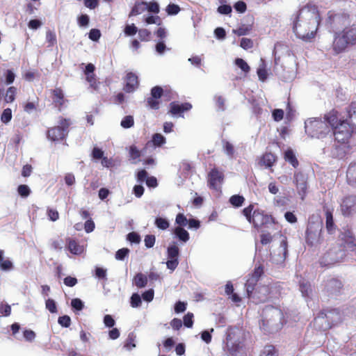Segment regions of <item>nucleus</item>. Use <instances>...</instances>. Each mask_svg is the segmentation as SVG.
Wrapping results in <instances>:
<instances>
[{
  "label": "nucleus",
  "instance_id": "obj_1",
  "mask_svg": "<svg viewBox=\"0 0 356 356\" xmlns=\"http://www.w3.org/2000/svg\"><path fill=\"white\" fill-rule=\"evenodd\" d=\"M339 117L340 113L334 108L324 115V120L330 126L334 140L340 144H348L356 128L354 124Z\"/></svg>",
  "mask_w": 356,
  "mask_h": 356
},
{
  "label": "nucleus",
  "instance_id": "obj_2",
  "mask_svg": "<svg viewBox=\"0 0 356 356\" xmlns=\"http://www.w3.org/2000/svg\"><path fill=\"white\" fill-rule=\"evenodd\" d=\"M318 24L316 15L302 8L298 11L293 20V30L298 38L309 41L315 37Z\"/></svg>",
  "mask_w": 356,
  "mask_h": 356
},
{
  "label": "nucleus",
  "instance_id": "obj_3",
  "mask_svg": "<svg viewBox=\"0 0 356 356\" xmlns=\"http://www.w3.org/2000/svg\"><path fill=\"white\" fill-rule=\"evenodd\" d=\"M254 204H250L242 210V214L252 227L257 230L269 228L277 224L275 218L264 210L254 208Z\"/></svg>",
  "mask_w": 356,
  "mask_h": 356
},
{
  "label": "nucleus",
  "instance_id": "obj_4",
  "mask_svg": "<svg viewBox=\"0 0 356 356\" xmlns=\"http://www.w3.org/2000/svg\"><path fill=\"white\" fill-rule=\"evenodd\" d=\"M346 256V250L340 244H331L323 253L320 262L323 266L333 265L342 261Z\"/></svg>",
  "mask_w": 356,
  "mask_h": 356
},
{
  "label": "nucleus",
  "instance_id": "obj_5",
  "mask_svg": "<svg viewBox=\"0 0 356 356\" xmlns=\"http://www.w3.org/2000/svg\"><path fill=\"white\" fill-rule=\"evenodd\" d=\"M323 222L321 220H309L305 232V241L308 246L314 247L321 243Z\"/></svg>",
  "mask_w": 356,
  "mask_h": 356
},
{
  "label": "nucleus",
  "instance_id": "obj_6",
  "mask_svg": "<svg viewBox=\"0 0 356 356\" xmlns=\"http://www.w3.org/2000/svg\"><path fill=\"white\" fill-rule=\"evenodd\" d=\"M58 124V126L50 127L47 131V137L51 141H61L64 140L68 134V129L71 124L70 120L63 117H60Z\"/></svg>",
  "mask_w": 356,
  "mask_h": 356
},
{
  "label": "nucleus",
  "instance_id": "obj_7",
  "mask_svg": "<svg viewBox=\"0 0 356 356\" xmlns=\"http://www.w3.org/2000/svg\"><path fill=\"white\" fill-rule=\"evenodd\" d=\"M318 318L325 319L324 330H330L343 321L341 311L337 308H327L322 309L318 314Z\"/></svg>",
  "mask_w": 356,
  "mask_h": 356
},
{
  "label": "nucleus",
  "instance_id": "obj_8",
  "mask_svg": "<svg viewBox=\"0 0 356 356\" xmlns=\"http://www.w3.org/2000/svg\"><path fill=\"white\" fill-rule=\"evenodd\" d=\"M343 283L338 277H330L324 281L323 292L329 298H335L343 293Z\"/></svg>",
  "mask_w": 356,
  "mask_h": 356
},
{
  "label": "nucleus",
  "instance_id": "obj_9",
  "mask_svg": "<svg viewBox=\"0 0 356 356\" xmlns=\"http://www.w3.org/2000/svg\"><path fill=\"white\" fill-rule=\"evenodd\" d=\"M350 22V15L348 13H334L332 11L328 12V16L326 19L327 24L333 29H339L345 26Z\"/></svg>",
  "mask_w": 356,
  "mask_h": 356
},
{
  "label": "nucleus",
  "instance_id": "obj_10",
  "mask_svg": "<svg viewBox=\"0 0 356 356\" xmlns=\"http://www.w3.org/2000/svg\"><path fill=\"white\" fill-rule=\"evenodd\" d=\"M342 248L345 250L356 252V238L353 231L348 228L343 229L339 235Z\"/></svg>",
  "mask_w": 356,
  "mask_h": 356
},
{
  "label": "nucleus",
  "instance_id": "obj_11",
  "mask_svg": "<svg viewBox=\"0 0 356 356\" xmlns=\"http://www.w3.org/2000/svg\"><path fill=\"white\" fill-rule=\"evenodd\" d=\"M341 214L345 217H350L356 212V195L345 196L340 204Z\"/></svg>",
  "mask_w": 356,
  "mask_h": 356
},
{
  "label": "nucleus",
  "instance_id": "obj_12",
  "mask_svg": "<svg viewBox=\"0 0 356 356\" xmlns=\"http://www.w3.org/2000/svg\"><path fill=\"white\" fill-rule=\"evenodd\" d=\"M224 180L223 172L217 168H212L208 173L207 185L210 189L218 191Z\"/></svg>",
  "mask_w": 356,
  "mask_h": 356
},
{
  "label": "nucleus",
  "instance_id": "obj_13",
  "mask_svg": "<svg viewBox=\"0 0 356 356\" xmlns=\"http://www.w3.org/2000/svg\"><path fill=\"white\" fill-rule=\"evenodd\" d=\"M164 90L162 87L156 86L151 89V96L146 100L147 106L153 110L160 108L159 99L163 95Z\"/></svg>",
  "mask_w": 356,
  "mask_h": 356
},
{
  "label": "nucleus",
  "instance_id": "obj_14",
  "mask_svg": "<svg viewBox=\"0 0 356 356\" xmlns=\"http://www.w3.org/2000/svg\"><path fill=\"white\" fill-rule=\"evenodd\" d=\"M348 46H350V43L341 32H335L332 44V49L334 54L337 55L344 52Z\"/></svg>",
  "mask_w": 356,
  "mask_h": 356
},
{
  "label": "nucleus",
  "instance_id": "obj_15",
  "mask_svg": "<svg viewBox=\"0 0 356 356\" xmlns=\"http://www.w3.org/2000/svg\"><path fill=\"white\" fill-rule=\"evenodd\" d=\"M179 249L177 244L173 243L168 247L167 256L168 260L166 262V266L172 271L175 270L179 264Z\"/></svg>",
  "mask_w": 356,
  "mask_h": 356
},
{
  "label": "nucleus",
  "instance_id": "obj_16",
  "mask_svg": "<svg viewBox=\"0 0 356 356\" xmlns=\"http://www.w3.org/2000/svg\"><path fill=\"white\" fill-rule=\"evenodd\" d=\"M294 182L296 184L298 193L303 200L307 192V181L305 175L300 172H295Z\"/></svg>",
  "mask_w": 356,
  "mask_h": 356
},
{
  "label": "nucleus",
  "instance_id": "obj_17",
  "mask_svg": "<svg viewBox=\"0 0 356 356\" xmlns=\"http://www.w3.org/2000/svg\"><path fill=\"white\" fill-rule=\"evenodd\" d=\"M192 108V104L188 102L180 104L178 102H172L169 104L168 113L172 116H182L185 111Z\"/></svg>",
  "mask_w": 356,
  "mask_h": 356
},
{
  "label": "nucleus",
  "instance_id": "obj_18",
  "mask_svg": "<svg viewBox=\"0 0 356 356\" xmlns=\"http://www.w3.org/2000/svg\"><path fill=\"white\" fill-rule=\"evenodd\" d=\"M139 86V81L138 76L133 72H128L125 77V85L123 90L127 92L131 93L134 92Z\"/></svg>",
  "mask_w": 356,
  "mask_h": 356
},
{
  "label": "nucleus",
  "instance_id": "obj_19",
  "mask_svg": "<svg viewBox=\"0 0 356 356\" xmlns=\"http://www.w3.org/2000/svg\"><path fill=\"white\" fill-rule=\"evenodd\" d=\"M52 95L53 104L58 108V111H61L67 99L65 98L63 90L60 88H56L51 91Z\"/></svg>",
  "mask_w": 356,
  "mask_h": 356
},
{
  "label": "nucleus",
  "instance_id": "obj_20",
  "mask_svg": "<svg viewBox=\"0 0 356 356\" xmlns=\"http://www.w3.org/2000/svg\"><path fill=\"white\" fill-rule=\"evenodd\" d=\"M273 286L268 285H263L258 288L254 292L253 298L257 300V302H265L268 301L271 296H270V289Z\"/></svg>",
  "mask_w": 356,
  "mask_h": 356
},
{
  "label": "nucleus",
  "instance_id": "obj_21",
  "mask_svg": "<svg viewBox=\"0 0 356 356\" xmlns=\"http://www.w3.org/2000/svg\"><path fill=\"white\" fill-rule=\"evenodd\" d=\"M277 156L271 152H265L259 159L258 163L260 166L271 168L277 161Z\"/></svg>",
  "mask_w": 356,
  "mask_h": 356
},
{
  "label": "nucleus",
  "instance_id": "obj_22",
  "mask_svg": "<svg viewBox=\"0 0 356 356\" xmlns=\"http://www.w3.org/2000/svg\"><path fill=\"white\" fill-rule=\"evenodd\" d=\"M341 33L348 42L350 43V46L356 44V25L353 24L349 26L345 27L341 31Z\"/></svg>",
  "mask_w": 356,
  "mask_h": 356
},
{
  "label": "nucleus",
  "instance_id": "obj_23",
  "mask_svg": "<svg viewBox=\"0 0 356 356\" xmlns=\"http://www.w3.org/2000/svg\"><path fill=\"white\" fill-rule=\"evenodd\" d=\"M66 243L67 250L73 254H81L84 251V248L83 245H81L79 242L74 238H67Z\"/></svg>",
  "mask_w": 356,
  "mask_h": 356
},
{
  "label": "nucleus",
  "instance_id": "obj_24",
  "mask_svg": "<svg viewBox=\"0 0 356 356\" xmlns=\"http://www.w3.org/2000/svg\"><path fill=\"white\" fill-rule=\"evenodd\" d=\"M325 215V228L330 234H333L337 229V225L334 222L332 211L327 209Z\"/></svg>",
  "mask_w": 356,
  "mask_h": 356
},
{
  "label": "nucleus",
  "instance_id": "obj_25",
  "mask_svg": "<svg viewBox=\"0 0 356 356\" xmlns=\"http://www.w3.org/2000/svg\"><path fill=\"white\" fill-rule=\"evenodd\" d=\"M347 181L350 185H356V161L351 163L346 172Z\"/></svg>",
  "mask_w": 356,
  "mask_h": 356
},
{
  "label": "nucleus",
  "instance_id": "obj_26",
  "mask_svg": "<svg viewBox=\"0 0 356 356\" xmlns=\"http://www.w3.org/2000/svg\"><path fill=\"white\" fill-rule=\"evenodd\" d=\"M147 8V3L145 1L136 2L129 17L136 16L144 13Z\"/></svg>",
  "mask_w": 356,
  "mask_h": 356
},
{
  "label": "nucleus",
  "instance_id": "obj_27",
  "mask_svg": "<svg viewBox=\"0 0 356 356\" xmlns=\"http://www.w3.org/2000/svg\"><path fill=\"white\" fill-rule=\"evenodd\" d=\"M284 159L289 162L293 168H296L299 165V162L292 149H287L284 154Z\"/></svg>",
  "mask_w": 356,
  "mask_h": 356
},
{
  "label": "nucleus",
  "instance_id": "obj_28",
  "mask_svg": "<svg viewBox=\"0 0 356 356\" xmlns=\"http://www.w3.org/2000/svg\"><path fill=\"white\" fill-rule=\"evenodd\" d=\"M259 282V280L251 275H249L248 279L246 281L245 283V289L246 292L248 293V296L250 298L254 292L255 286L257 285V282Z\"/></svg>",
  "mask_w": 356,
  "mask_h": 356
},
{
  "label": "nucleus",
  "instance_id": "obj_29",
  "mask_svg": "<svg viewBox=\"0 0 356 356\" xmlns=\"http://www.w3.org/2000/svg\"><path fill=\"white\" fill-rule=\"evenodd\" d=\"M174 234L176 237L182 243H186L190 238L188 232L185 229H184V227H175L174 229Z\"/></svg>",
  "mask_w": 356,
  "mask_h": 356
},
{
  "label": "nucleus",
  "instance_id": "obj_30",
  "mask_svg": "<svg viewBox=\"0 0 356 356\" xmlns=\"http://www.w3.org/2000/svg\"><path fill=\"white\" fill-rule=\"evenodd\" d=\"M134 284L138 288H143L147 284V277L141 273H137L134 277Z\"/></svg>",
  "mask_w": 356,
  "mask_h": 356
},
{
  "label": "nucleus",
  "instance_id": "obj_31",
  "mask_svg": "<svg viewBox=\"0 0 356 356\" xmlns=\"http://www.w3.org/2000/svg\"><path fill=\"white\" fill-rule=\"evenodd\" d=\"M17 88L14 86L9 87L6 92L4 101L6 103H11L15 101L17 95Z\"/></svg>",
  "mask_w": 356,
  "mask_h": 356
},
{
  "label": "nucleus",
  "instance_id": "obj_32",
  "mask_svg": "<svg viewBox=\"0 0 356 356\" xmlns=\"http://www.w3.org/2000/svg\"><path fill=\"white\" fill-rule=\"evenodd\" d=\"M39 105L38 98L35 102H26L23 104L24 111L27 113H31L36 111Z\"/></svg>",
  "mask_w": 356,
  "mask_h": 356
},
{
  "label": "nucleus",
  "instance_id": "obj_33",
  "mask_svg": "<svg viewBox=\"0 0 356 356\" xmlns=\"http://www.w3.org/2000/svg\"><path fill=\"white\" fill-rule=\"evenodd\" d=\"M260 356H279L277 350L273 345H266L261 350Z\"/></svg>",
  "mask_w": 356,
  "mask_h": 356
},
{
  "label": "nucleus",
  "instance_id": "obj_34",
  "mask_svg": "<svg viewBox=\"0 0 356 356\" xmlns=\"http://www.w3.org/2000/svg\"><path fill=\"white\" fill-rule=\"evenodd\" d=\"M136 338V334L134 332H130L128 334V337H127L126 341H124V347L128 350H131L134 348H135L136 347V343H135Z\"/></svg>",
  "mask_w": 356,
  "mask_h": 356
},
{
  "label": "nucleus",
  "instance_id": "obj_35",
  "mask_svg": "<svg viewBox=\"0 0 356 356\" xmlns=\"http://www.w3.org/2000/svg\"><path fill=\"white\" fill-rule=\"evenodd\" d=\"M229 203L234 207H241L244 202L245 198L242 195H234L229 198Z\"/></svg>",
  "mask_w": 356,
  "mask_h": 356
},
{
  "label": "nucleus",
  "instance_id": "obj_36",
  "mask_svg": "<svg viewBox=\"0 0 356 356\" xmlns=\"http://www.w3.org/2000/svg\"><path fill=\"white\" fill-rule=\"evenodd\" d=\"M155 225L159 229L162 230L167 229L170 226L168 220L161 217H157L155 219Z\"/></svg>",
  "mask_w": 356,
  "mask_h": 356
},
{
  "label": "nucleus",
  "instance_id": "obj_37",
  "mask_svg": "<svg viewBox=\"0 0 356 356\" xmlns=\"http://www.w3.org/2000/svg\"><path fill=\"white\" fill-rule=\"evenodd\" d=\"M347 117L350 119L356 118V102H352L346 108Z\"/></svg>",
  "mask_w": 356,
  "mask_h": 356
},
{
  "label": "nucleus",
  "instance_id": "obj_38",
  "mask_svg": "<svg viewBox=\"0 0 356 356\" xmlns=\"http://www.w3.org/2000/svg\"><path fill=\"white\" fill-rule=\"evenodd\" d=\"M251 30H252L251 26L242 25L240 27H238L237 29L233 30V32L236 35H237L238 36H241V35H245L248 34Z\"/></svg>",
  "mask_w": 356,
  "mask_h": 356
},
{
  "label": "nucleus",
  "instance_id": "obj_39",
  "mask_svg": "<svg viewBox=\"0 0 356 356\" xmlns=\"http://www.w3.org/2000/svg\"><path fill=\"white\" fill-rule=\"evenodd\" d=\"M31 192V189L27 185L21 184L17 187V193L22 197H28Z\"/></svg>",
  "mask_w": 356,
  "mask_h": 356
},
{
  "label": "nucleus",
  "instance_id": "obj_40",
  "mask_svg": "<svg viewBox=\"0 0 356 356\" xmlns=\"http://www.w3.org/2000/svg\"><path fill=\"white\" fill-rule=\"evenodd\" d=\"M235 64L245 73H248L250 70V66L248 63L242 58H236L235 60Z\"/></svg>",
  "mask_w": 356,
  "mask_h": 356
},
{
  "label": "nucleus",
  "instance_id": "obj_41",
  "mask_svg": "<svg viewBox=\"0 0 356 356\" xmlns=\"http://www.w3.org/2000/svg\"><path fill=\"white\" fill-rule=\"evenodd\" d=\"M46 40L48 42V47H53L56 44V36L54 32L49 30L46 32Z\"/></svg>",
  "mask_w": 356,
  "mask_h": 356
},
{
  "label": "nucleus",
  "instance_id": "obj_42",
  "mask_svg": "<svg viewBox=\"0 0 356 356\" xmlns=\"http://www.w3.org/2000/svg\"><path fill=\"white\" fill-rule=\"evenodd\" d=\"M86 76V81L90 83V87L92 88L94 90H97L99 88V83L97 81L95 74H92Z\"/></svg>",
  "mask_w": 356,
  "mask_h": 356
},
{
  "label": "nucleus",
  "instance_id": "obj_43",
  "mask_svg": "<svg viewBox=\"0 0 356 356\" xmlns=\"http://www.w3.org/2000/svg\"><path fill=\"white\" fill-rule=\"evenodd\" d=\"M120 124L123 128H125V129L131 128L134 124V118L131 115L125 116L122 120Z\"/></svg>",
  "mask_w": 356,
  "mask_h": 356
},
{
  "label": "nucleus",
  "instance_id": "obj_44",
  "mask_svg": "<svg viewBox=\"0 0 356 356\" xmlns=\"http://www.w3.org/2000/svg\"><path fill=\"white\" fill-rule=\"evenodd\" d=\"M188 220L184 216V213H179L175 218V222L178 225V227H184L187 225Z\"/></svg>",
  "mask_w": 356,
  "mask_h": 356
},
{
  "label": "nucleus",
  "instance_id": "obj_45",
  "mask_svg": "<svg viewBox=\"0 0 356 356\" xmlns=\"http://www.w3.org/2000/svg\"><path fill=\"white\" fill-rule=\"evenodd\" d=\"M129 249L127 248H121L116 252L115 257L117 260L122 261L129 255Z\"/></svg>",
  "mask_w": 356,
  "mask_h": 356
},
{
  "label": "nucleus",
  "instance_id": "obj_46",
  "mask_svg": "<svg viewBox=\"0 0 356 356\" xmlns=\"http://www.w3.org/2000/svg\"><path fill=\"white\" fill-rule=\"evenodd\" d=\"M152 143L155 146L160 147L165 143V138L161 134H154L152 136Z\"/></svg>",
  "mask_w": 356,
  "mask_h": 356
},
{
  "label": "nucleus",
  "instance_id": "obj_47",
  "mask_svg": "<svg viewBox=\"0 0 356 356\" xmlns=\"http://www.w3.org/2000/svg\"><path fill=\"white\" fill-rule=\"evenodd\" d=\"M223 149L225 152L230 157H233L234 154V148L232 143L229 141L223 140Z\"/></svg>",
  "mask_w": 356,
  "mask_h": 356
},
{
  "label": "nucleus",
  "instance_id": "obj_48",
  "mask_svg": "<svg viewBox=\"0 0 356 356\" xmlns=\"http://www.w3.org/2000/svg\"><path fill=\"white\" fill-rule=\"evenodd\" d=\"M168 15H175L180 11V8L178 5L175 3H170L167 6L165 9Z\"/></svg>",
  "mask_w": 356,
  "mask_h": 356
},
{
  "label": "nucleus",
  "instance_id": "obj_49",
  "mask_svg": "<svg viewBox=\"0 0 356 356\" xmlns=\"http://www.w3.org/2000/svg\"><path fill=\"white\" fill-rule=\"evenodd\" d=\"M12 119V111L10 108H7L3 110L1 115V121L7 124Z\"/></svg>",
  "mask_w": 356,
  "mask_h": 356
},
{
  "label": "nucleus",
  "instance_id": "obj_50",
  "mask_svg": "<svg viewBox=\"0 0 356 356\" xmlns=\"http://www.w3.org/2000/svg\"><path fill=\"white\" fill-rule=\"evenodd\" d=\"M193 314L188 312L183 318V323L186 327H192L193 325Z\"/></svg>",
  "mask_w": 356,
  "mask_h": 356
},
{
  "label": "nucleus",
  "instance_id": "obj_51",
  "mask_svg": "<svg viewBox=\"0 0 356 356\" xmlns=\"http://www.w3.org/2000/svg\"><path fill=\"white\" fill-rule=\"evenodd\" d=\"M253 44V41L250 38H243L241 40L240 47L245 50L252 48Z\"/></svg>",
  "mask_w": 356,
  "mask_h": 356
},
{
  "label": "nucleus",
  "instance_id": "obj_52",
  "mask_svg": "<svg viewBox=\"0 0 356 356\" xmlns=\"http://www.w3.org/2000/svg\"><path fill=\"white\" fill-rule=\"evenodd\" d=\"M142 301L140 296L135 293L131 297L130 304L132 307H138L141 305Z\"/></svg>",
  "mask_w": 356,
  "mask_h": 356
},
{
  "label": "nucleus",
  "instance_id": "obj_53",
  "mask_svg": "<svg viewBox=\"0 0 356 356\" xmlns=\"http://www.w3.org/2000/svg\"><path fill=\"white\" fill-rule=\"evenodd\" d=\"M145 22L147 24H157L158 26H160V25H161V24H162L161 19V17H160L159 16H158V15H156V16H153V15L148 16V17H147L145 19Z\"/></svg>",
  "mask_w": 356,
  "mask_h": 356
},
{
  "label": "nucleus",
  "instance_id": "obj_54",
  "mask_svg": "<svg viewBox=\"0 0 356 356\" xmlns=\"http://www.w3.org/2000/svg\"><path fill=\"white\" fill-rule=\"evenodd\" d=\"M46 308L51 313L57 312V307L55 301L53 299L49 298L45 302Z\"/></svg>",
  "mask_w": 356,
  "mask_h": 356
},
{
  "label": "nucleus",
  "instance_id": "obj_55",
  "mask_svg": "<svg viewBox=\"0 0 356 356\" xmlns=\"http://www.w3.org/2000/svg\"><path fill=\"white\" fill-rule=\"evenodd\" d=\"M138 35L142 41H149L150 39L151 32L146 29H141L138 31Z\"/></svg>",
  "mask_w": 356,
  "mask_h": 356
},
{
  "label": "nucleus",
  "instance_id": "obj_56",
  "mask_svg": "<svg viewBox=\"0 0 356 356\" xmlns=\"http://www.w3.org/2000/svg\"><path fill=\"white\" fill-rule=\"evenodd\" d=\"M155 241L156 237L152 234L146 235L144 239L145 245L147 248H152L155 244Z\"/></svg>",
  "mask_w": 356,
  "mask_h": 356
},
{
  "label": "nucleus",
  "instance_id": "obj_57",
  "mask_svg": "<svg viewBox=\"0 0 356 356\" xmlns=\"http://www.w3.org/2000/svg\"><path fill=\"white\" fill-rule=\"evenodd\" d=\"M0 314L3 316H9L11 314V307L8 304L1 303Z\"/></svg>",
  "mask_w": 356,
  "mask_h": 356
},
{
  "label": "nucleus",
  "instance_id": "obj_58",
  "mask_svg": "<svg viewBox=\"0 0 356 356\" xmlns=\"http://www.w3.org/2000/svg\"><path fill=\"white\" fill-rule=\"evenodd\" d=\"M58 323L65 327H69L71 324V318L67 315L60 316L58 319Z\"/></svg>",
  "mask_w": 356,
  "mask_h": 356
},
{
  "label": "nucleus",
  "instance_id": "obj_59",
  "mask_svg": "<svg viewBox=\"0 0 356 356\" xmlns=\"http://www.w3.org/2000/svg\"><path fill=\"white\" fill-rule=\"evenodd\" d=\"M47 213L49 220L51 221H56L59 218V213L56 209L48 208Z\"/></svg>",
  "mask_w": 356,
  "mask_h": 356
},
{
  "label": "nucleus",
  "instance_id": "obj_60",
  "mask_svg": "<svg viewBox=\"0 0 356 356\" xmlns=\"http://www.w3.org/2000/svg\"><path fill=\"white\" fill-rule=\"evenodd\" d=\"M264 266L262 265H259L254 268L253 272L250 275L259 280V279L264 275Z\"/></svg>",
  "mask_w": 356,
  "mask_h": 356
},
{
  "label": "nucleus",
  "instance_id": "obj_61",
  "mask_svg": "<svg viewBox=\"0 0 356 356\" xmlns=\"http://www.w3.org/2000/svg\"><path fill=\"white\" fill-rule=\"evenodd\" d=\"M214 331L213 328H211L210 331L204 330L201 333V339L207 343H209L211 341L212 337L211 332Z\"/></svg>",
  "mask_w": 356,
  "mask_h": 356
},
{
  "label": "nucleus",
  "instance_id": "obj_62",
  "mask_svg": "<svg viewBox=\"0 0 356 356\" xmlns=\"http://www.w3.org/2000/svg\"><path fill=\"white\" fill-rule=\"evenodd\" d=\"M127 240L132 243H139L140 236L138 233L132 232L127 234Z\"/></svg>",
  "mask_w": 356,
  "mask_h": 356
},
{
  "label": "nucleus",
  "instance_id": "obj_63",
  "mask_svg": "<svg viewBox=\"0 0 356 356\" xmlns=\"http://www.w3.org/2000/svg\"><path fill=\"white\" fill-rule=\"evenodd\" d=\"M300 289L302 293V295L305 297L309 296V293L312 291L311 286L309 283H302L300 284Z\"/></svg>",
  "mask_w": 356,
  "mask_h": 356
},
{
  "label": "nucleus",
  "instance_id": "obj_64",
  "mask_svg": "<svg viewBox=\"0 0 356 356\" xmlns=\"http://www.w3.org/2000/svg\"><path fill=\"white\" fill-rule=\"evenodd\" d=\"M124 33L127 35H134L138 32L137 27L134 24L127 25L124 28Z\"/></svg>",
  "mask_w": 356,
  "mask_h": 356
}]
</instances>
